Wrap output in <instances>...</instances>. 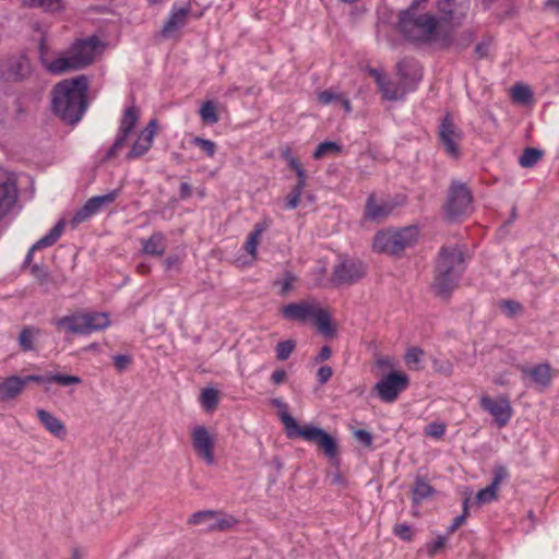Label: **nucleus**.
Returning a JSON list of instances; mask_svg holds the SVG:
<instances>
[{"instance_id": "obj_51", "label": "nucleus", "mask_w": 559, "mask_h": 559, "mask_svg": "<svg viewBox=\"0 0 559 559\" xmlns=\"http://www.w3.org/2000/svg\"><path fill=\"white\" fill-rule=\"evenodd\" d=\"M379 90L383 94V97L388 100H397L400 98L397 90L394 88L388 81L382 86H380Z\"/></svg>"}, {"instance_id": "obj_59", "label": "nucleus", "mask_w": 559, "mask_h": 559, "mask_svg": "<svg viewBox=\"0 0 559 559\" xmlns=\"http://www.w3.org/2000/svg\"><path fill=\"white\" fill-rule=\"evenodd\" d=\"M455 0H439V9L444 14L452 16Z\"/></svg>"}, {"instance_id": "obj_3", "label": "nucleus", "mask_w": 559, "mask_h": 559, "mask_svg": "<svg viewBox=\"0 0 559 559\" xmlns=\"http://www.w3.org/2000/svg\"><path fill=\"white\" fill-rule=\"evenodd\" d=\"M281 420L285 426L288 438L300 437L306 441L313 442L319 447V449L324 453L326 457L332 461L337 460V441L325 430L310 425L300 427L288 412L281 414Z\"/></svg>"}, {"instance_id": "obj_34", "label": "nucleus", "mask_w": 559, "mask_h": 559, "mask_svg": "<svg viewBox=\"0 0 559 559\" xmlns=\"http://www.w3.org/2000/svg\"><path fill=\"white\" fill-rule=\"evenodd\" d=\"M433 489L421 477H417L413 488V502L420 503L424 499L428 498L432 493Z\"/></svg>"}, {"instance_id": "obj_14", "label": "nucleus", "mask_w": 559, "mask_h": 559, "mask_svg": "<svg viewBox=\"0 0 559 559\" xmlns=\"http://www.w3.org/2000/svg\"><path fill=\"white\" fill-rule=\"evenodd\" d=\"M479 405L483 411L493 417L500 428L504 427L510 421L513 414V409L507 396L492 399L488 395H484L480 397Z\"/></svg>"}, {"instance_id": "obj_8", "label": "nucleus", "mask_w": 559, "mask_h": 559, "mask_svg": "<svg viewBox=\"0 0 559 559\" xmlns=\"http://www.w3.org/2000/svg\"><path fill=\"white\" fill-rule=\"evenodd\" d=\"M409 378L404 372H391L373 386L378 397L385 403H393L407 389Z\"/></svg>"}, {"instance_id": "obj_41", "label": "nucleus", "mask_w": 559, "mask_h": 559, "mask_svg": "<svg viewBox=\"0 0 559 559\" xmlns=\"http://www.w3.org/2000/svg\"><path fill=\"white\" fill-rule=\"evenodd\" d=\"M295 347L296 343L293 340L278 342L275 347L276 358L282 361L288 359Z\"/></svg>"}, {"instance_id": "obj_54", "label": "nucleus", "mask_w": 559, "mask_h": 559, "mask_svg": "<svg viewBox=\"0 0 559 559\" xmlns=\"http://www.w3.org/2000/svg\"><path fill=\"white\" fill-rule=\"evenodd\" d=\"M445 536H439L437 539L427 545V551L429 556L437 555L445 545Z\"/></svg>"}, {"instance_id": "obj_56", "label": "nucleus", "mask_w": 559, "mask_h": 559, "mask_svg": "<svg viewBox=\"0 0 559 559\" xmlns=\"http://www.w3.org/2000/svg\"><path fill=\"white\" fill-rule=\"evenodd\" d=\"M354 436L356 440L361 442L365 447H370L372 444L373 438L367 430L358 429L354 432Z\"/></svg>"}, {"instance_id": "obj_52", "label": "nucleus", "mask_w": 559, "mask_h": 559, "mask_svg": "<svg viewBox=\"0 0 559 559\" xmlns=\"http://www.w3.org/2000/svg\"><path fill=\"white\" fill-rule=\"evenodd\" d=\"M114 366L119 371H124L131 364L132 358L129 355H116L114 356Z\"/></svg>"}, {"instance_id": "obj_10", "label": "nucleus", "mask_w": 559, "mask_h": 559, "mask_svg": "<svg viewBox=\"0 0 559 559\" xmlns=\"http://www.w3.org/2000/svg\"><path fill=\"white\" fill-rule=\"evenodd\" d=\"M32 73L29 59L24 55L0 60V79L4 82H22Z\"/></svg>"}, {"instance_id": "obj_47", "label": "nucleus", "mask_w": 559, "mask_h": 559, "mask_svg": "<svg viewBox=\"0 0 559 559\" xmlns=\"http://www.w3.org/2000/svg\"><path fill=\"white\" fill-rule=\"evenodd\" d=\"M432 368L437 373H440L444 377H449L453 373V365L448 359H437L432 360Z\"/></svg>"}, {"instance_id": "obj_63", "label": "nucleus", "mask_w": 559, "mask_h": 559, "mask_svg": "<svg viewBox=\"0 0 559 559\" xmlns=\"http://www.w3.org/2000/svg\"><path fill=\"white\" fill-rule=\"evenodd\" d=\"M465 520H466L465 514L457 515L453 520V523L448 527V534L454 533L465 522Z\"/></svg>"}, {"instance_id": "obj_38", "label": "nucleus", "mask_w": 559, "mask_h": 559, "mask_svg": "<svg viewBox=\"0 0 559 559\" xmlns=\"http://www.w3.org/2000/svg\"><path fill=\"white\" fill-rule=\"evenodd\" d=\"M341 151L342 147L336 142L325 141L317 146L312 156L314 159H321L330 153H340Z\"/></svg>"}, {"instance_id": "obj_6", "label": "nucleus", "mask_w": 559, "mask_h": 559, "mask_svg": "<svg viewBox=\"0 0 559 559\" xmlns=\"http://www.w3.org/2000/svg\"><path fill=\"white\" fill-rule=\"evenodd\" d=\"M58 330L71 334H91L104 330L109 325V318L105 312H78L64 316L55 321Z\"/></svg>"}, {"instance_id": "obj_12", "label": "nucleus", "mask_w": 559, "mask_h": 559, "mask_svg": "<svg viewBox=\"0 0 559 559\" xmlns=\"http://www.w3.org/2000/svg\"><path fill=\"white\" fill-rule=\"evenodd\" d=\"M140 118V110L135 106H130L124 109L123 115L120 119L118 132L114 144L107 151L105 159H111L117 155V152L124 146L128 136L134 129Z\"/></svg>"}, {"instance_id": "obj_11", "label": "nucleus", "mask_w": 559, "mask_h": 559, "mask_svg": "<svg viewBox=\"0 0 559 559\" xmlns=\"http://www.w3.org/2000/svg\"><path fill=\"white\" fill-rule=\"evenodd\" d=\"M237 523V520L231 515H225L218 511L204 510L193 513L188 524L199 525L206 524V531L209 532H224L231 528Z\"/></svg>"}, {"instance_id": "obj_16", "label": "nucleus", "mask_w": 559, "mask_h": 559, "mask_svg": "<svg viewBox=\"0 0 559 559\" xmlns=\"http://www.w3.org/2000/svg\"><path fill=\"white\" fill-rule=\"evenodd\" d=\"M98 45V38L96 36H91L88 38L75 40L68 48V51L70 52L73 61H75L79 68L83 69L94 61L95 50Z\"/></svg>"}, {"instance_id": "obj_5", "label": "nucleus", "mask_w": 559, "mask_h": 559, "mask_svg": "<svg viewBox=\"0 0 559 559\" xmlns=\"http://www.w3.org/2000/svg\"><path fill=\"white\" fill-rule=\"evenodd\" d=\"M399 31L411 41H429L437 29V20L432 14L416 15L412 9L400 13Z\"/></svg>"}, {"instance_id": "obj_45", "label": "nucleus", "mask_w": 559, "mask_h": 559, "mask_svg": "<svg viewBox=\"0 0 559 559\" xmlns=\"http://www.w3.org/2000/svg\"><path fill=\"white\" fill-rule=\"evenodd\" d=\"M49 381L56 382L63 386H68V385H72V384H80L82 382V379L76 376L53 373V374H49Z\"/></svg>"}, {"instance_id": "obj_32", "label": "nucleus", "mask_w": 559, "mask_h": 559, "mask_svg": "<svg viewBox=\"0 0 559 559\" xmlns=\"http://www.w3.org/2000/svg\"><path fill=\"white\" fill-rule=\"evenodd\" d=\"M511 97L513 102L521 105H530L534 99L532 90L522 83H516L513 85L511 90Z\"/></svg>"}, {"instance_id": "obj_44", "label": "nucleus", "mask_w": 559, "mask_h": 559, "mask_svg": "<svg viewBox=\"0 0 559 559\" xmlns=\"http://www.w3.org/2000/svg\"><path fill=\"white\" fill-rule=\"evenodd\" d=\"M498 498L497 488H492V485L487 486L484 489H480L476 493V502L478 504H486L495 501Z\"/></svg>"}, {"instance_id": "obj_43", "label": "nucleus", "mask_w": 559, "mask_h": 559, "mask_svg": "<svg viewBox=\"0 0 559 559\" xmlns=\"http://www.w3.org/2000/svg\"><path fill=\"white\" fill-rule=\"evenodd\" d=\"M424 350L418 347L409 348L405 354V361L411 369L418 370Z\"/></svg>"}, {"instance_id": "obj_1", "label": "nucleus", "mask_w": 559, "mask_h": 559, "mask_svg": "<svg viewBox=\"0 0 559 559\" xmlns=\"http://www.w3.org/2000/svg\"><path fill=\"white\" fill-rule=\"evenodd\" d=\"M88 80L85 75L66 79L52 90V110L64 122L75 124L87 109Z\"/></svg>"}, {"instance_id": "obj_7", "label": "nucleus", "mask_w": 559, "mask_h": 559, "mask_svg": "<svg viewBox=\"0 0 559 559\" xmlns=\"http://www.w3.org/2000/svg\"><path fill=\"white\" fill-rule=\"evenodd\" d=\"M472 192L465 183L453 180L448 191V201L444 205L445 215L451 219H459L472 213Z\"/></svg>"}, {"instance_id": "obj_42", "label": "nucleus", "mask_w": 559, "mask_h": 559, "mask_svg": "<svg viewBox=\"0 0 559 559\" xmlns=\"http://www.w3.org/2000/svg\"><path fill=\"white\" fill-rule=\"evenodd\" d=\"M192 144L203 151L207 157L212 158L216 153L217 146L216 143L212 140L195 136L192 140Z\"/></svg>"}, {"instance_id": "obj_61", "label": "nucleus", "mask_w": 559, "mask_h": 559, "mask_svg": "<svg viewBox=\"0 0 559 559\" xmlns=\"http://www.w3.org/2000/svg\"><path fill=\"white\" fill-rule=\"evenodd\" d=\"M295 281V276L292 275V274H287L283 284H282V289H281V294L283 296L287 295L289 293V290L292 289L293 287V282Z\"/></svg>"}, {"instance_id": "obj_20", "label": "nucleus", "mask_w": 559, "mask_h": 559, "mask_svg": "<svg viewBox=\"0 0 559 559\" xmlns=\"http://www.w3.org/2000/svg\"><path fill=\"white\" fill-rule=\"evenodd\" d=\"M191 8L189 4L185 8H176V5H174L171 8L169 17L160 29L162 37L171 38L180 28L187 24Z\"/></svg>"}, {"instance_id": "obj_17", "label": "nucleus", "mask_w": 559, "mask_h": 559, "mask_svg": "<svg viewBox=\"0 0 559 559\" xmlns=\"http://www.w3.org/2000/svg\"><path fill=\"white\" fill-rule=\"evenodd\" d=\"M156 130L157 122L155 119H152L133 142L130 151L126 155V158L128 160H133L145 155L153 145Z\"/></svg>"}, {"instance_id": "obj_25", "label": "nucleus", "mask_w": 559, "mask_h": 559, "mask_svg": "<svg viewBox=\"0 0 559 559\" xmlns=\"http://www.w3.org/2000/svg\"><path fill=\"white\" fill-rule=\"evenodd\" d=\"M519 369L524 376L530 377L533 383L543 389L551 383L550 366L548 364H539L534 367L520 366Z\"/></svg>"}, {"instance_id": "obj_15", "label": "nucleus", "mask_w": 559, "mask_h": 559, "mask_svg": "<svg viewBox=\"0 0 559 559\" xmlns=\"http://www.w3.org/2000/svg\"><path fill=\"white\" fill-rule=\"evenodd\" d=\"M192 447L195 453L207 464L213 465L214 457V437L204 426H197L191 432Z\"/></svg>"}, {"instance_id": "obj_24", "label": "nucleus", "mask_w": 559, "mask_h": 559, "mask_svg": "<svg viewBox=\"0 0 559 559\" xmlns=\"http://www.w3.org/2000/svg\"><path fill=\"white\" fill-rule=\"evenodd\" d=\"M394 210V204L389 201L377 202L376 197L370 194L367 199L365 217L370 221H383Z\"/></svg>"}, {"instance_id": "obj_50", "label": "nucleus", "mask_w": 559, "mask_h": 559, "mask_svg": "<svg viewBox=\"0 0 559 559\" xmlns=\"http://www.w3.org/2000/svg\"><path fill=\"white\" fill-rule=\"evenodd\" d=\"M445 432V425L441 423H431L426 429L425 433L433 438H441Z\"/></svg>"}, {"instance_id": "obj_30", "label": "nucleus", "mask_w": 559, "mask_h": 559, "mask_svg": "<svg viewBox=\"0 0 559 559\" xmlns=\"http://www.w3.org/2000/svg\"><path fill=\"white\" fill-rule=\"evenodd\" d=\"M24 390L22 377L11 376L0 382V400L9 401L19 396Z\"/></svg>"}, {"instance_id": "obj_37", "label": "nucleus", "mask_w": 559, "mask_h": 559, "mask_svg": "<svg viewBox=\"0 0 559 559\" xmlns=\"http://www.w3.org/2000/svg\"><path fill=\"white\" fill-rule=\"evenodd\" d=\"M200 117L203 122L207 124H215L218 122L219 117L217 115L216 105L212 100H207L202 104L200 108Z\"/></svg>"}, {"instance_id": "obj_55", "label": "nucleus", "mask_w": 559, "mask_h": 559, "mask_svg": "<svg viewBox=\"0 0 559 559\" xmlns=\"http://www.w3.org/2000/svg\"><path fill=\"white\" fill-rule=\"evenodd\" d=\"M32 275L37 278L40 283H45L48 278V271L44 265L33 264L31 266Z\"/></svg>"}, {"instance_id": "obj_35", "label": "nucleus", "mask_w": 559, "mask_h": 559, "mask_svg": "<svg viewBox=\"0 0 559 559\" xmlns=\"http://www.w3.org/2000/svg\"><path fill=\"white\" fill-rule=\"evenodd\" d=\"M544 153L542 150L535 147H527L523 151V154L519 158V163L524 168H531L535 166L543 157Z\"/></svg>"}, {"instance_id": "obj_64", "label": "nucleus", "mask_w": 559, "mask_h": 559, "mask_svg": "<svg viewBox=\"0 0 559 559\" xmlns=\"http://www.w3.org/2000/svg\"><path fill=\"white\" fill-rule=\"evenodd\" d=\"M489 52V44L488 43H479L475 47V53L478 58H485Z\"/></svg>"}, {"instance_id": "obj_31", "label": "nucleus", "mask_w": 559, "mask_h": 559, "mask_svg": "<svg viewBox=\"0 0 559 559\" xmlns=\"http://www.w3.org/2000/svg\"><path fill=\"white\" fill-rule=\"evenodd\" d=\"M40 330L33 325L24 326L20 332L17 342L20 347L24 352H31L34 349V340L37 335H39Z\"/></svg>"}, {"instance_id": "obj_26", "label": "nucleus", "mask_w": 559, "mask_h": 559, "mask_svg": "<svg viewBox=\"0 0 559 559\" xmlns=\"http://www.w3.org/2000/svg\"><path fill=\"white\" fill-rule=\"evenodd\" d=\"M36 415L40 424L45 427L47 431H49L52 436L59 439H63L67 435V429L64 424L50 412L38 408L36 411Z\"/></svg>"}, {"instance_id": "obj_53", "label": "nucleus", "mask_w": 559, "mask_h": 559, "mask_svg": "<svg viewBox=\"0 0 559 559\" xmlns=\"http://www.w3.org/2000/svg\"><path fill=\"white\" fill-rule=\"evenodd\" d=\"M341 97H342L341 94H336V93H334L332 91H329V90L320 92L318 94V99L323 105H329V104H331L333 102H340Z\"/></svg>"}, {"instance_id": "obj_39", "label": "nucleus", "mask_w": 559, "mask_h": 559, "mask_svg": "<svg viewBox=\"0 0 559 559\" xmlns=\"http://www.w3.org/2000/svg\"><path fill=\"white\" fill-rule=\"evenodd\" d=\"M500 309L506 313L508 318H514L523 313V306L512 299H503L500 301Z\"/></svg>"}, {"instance_id": "obj_22", "label": "nucleus", "mask_w": 559, "mask_h": 559, "mask_svg": "<svg viewBox=\"0 0 559 559\" xmlns=\"http://www.w3.org/2000/svg\"><path fill=\"white\" fill-rule=\"evenodd\" d=\"M396 69H397L399 75L401 76L402 82L405 85L412 86V88H414L415 85L423 78L421 67L414 59H403V60H401L397 63Z\"/></svg>"}, {"instance_id": "obj_40", "label": "nucleus", "mask_w": 559, "mask_h": 559, "mask_svg": "<svg viewBox=\"0 0 559 559\" xmlns=\"http://www.w3.org/2000/svg\"><path fill=\"white\" fill-rule=\"evenodd\" d=\"M201 404L207 409H214L218 403V393L215 389H204L200 396Z\"/></svg>"}, {"instance_id": "obj_18", "label": "nucleus", "mask_w": 559, "mask_h": 559, "mask_svg": "<svg viewBox=\"0 0 559 559\" xmlns=\"http://www.w3.org/2000/svg\"><path fill=\"white\" fill-rule=\"evenodd\" d=\"M318 302L301 300L299 302L287 304L282 308V314L286 320L295 321L301 324L311 321Z\"/></svg>"}, {"instance_id": "obj_62", "label": "nucleus", "mask_w": 559, "mask_h": 559, "mask_svg": "<svg viewBox=\"0 0 559 559\" xmlns=\"http://www.w3.org/2000/svg\"><path fill=\"white\" fill-rule=\"evenodd\" d=\"M192 194V187L188 182H181L179 189V197L181 200H187Z\"/></svg>"}, {"instance_id": "obj_60", "label": "nucleus", "mask_w": 559, "mask_h": 559, "mask_svg": "<svg viewBox=\"0 0 559 559\" xmlns=\"http://www.w3.org/2000/svg\"><path fill=\"white\" fill-rule=\"evenodd\" d=\"M286 378H287V374L284 369H277L271 376V380L274 384L283 383L286 380Z\"/></svg>"}, {"instance_id": "obj_19", "label": "nucleus", "mask_w": 559, "mask_h": 559, "mask_svg": "<svg viewBox=\"0 0 559 559\" xmlns=\"http://www.w3.org/2000/svg\"><path fill=\"white\" fill-rule=\"evenodd\" d=\"M439 136L445 152L452 156H456L459 153L456 141L461 138V132L449 115L444 117L440 124Z\"/></svg>"}, {"instance_id": "obj_13", "label": "nucleus", "mask_w": 559, "mask_h": 559, "mask_svg": "<svg viewBox=\"0 0 559 559\" xmlns=\"http://www.w3.org/2000/svg\"><path fill=\"white\" fill-rule=\"evenodd\" d=\"M118 190L110 191L104 195H95L90 198L82 207H80L73 215L70 224L75 228L79 224L86 222L93 215L100 212L105 206L115 202L118 198Z\"/></svg>"}, {"instance_id": "obj_9", "label": "nucleus", "mask_w": 559, "mask_h": 559, "mask_svg": "<svg viewBox=\"0 0 559 559\" xmlns=\"http://www.w3.org/2000/svg\"><path fill=\"white\" fill-rule=\"evenodd\" d=\"M365 264L357 259H341L333 269L331 283L334 286L353 285L365 276Z\"/></svg>"}, {"instance_id": "obj_49", "label": "nucleus", "mask_w": 559, "mask_h": 559, "mask_svg": "<svg viewBox=\"0 0 559 559\" xmlns=\"http://www.w3.org/2000/svg\"><path fill=\"white\" fill-rule=\"evenodd\" d=\"M393 532L403 540L409 542L413 538L412 527L406 523L396 524L393 528Z\"/></svg>"}, {"instance_id": "obj_4", "label": "nucleus", "mask_w": 559, "mask_h": 559, "mask_svg": "<svg viewBox=\"0 0 559 559\" xmlns=\"http://www.w3.org/2000/svg\"><path fill=\"white\" fill-rule=\"evenodd\" d=\"M418 237V227L409 225L403 228L378 231L372 245L377 252L400 257L407 248L416 245Z\"/></svg>"}, {"instance_id": "obj_28", "label": "nucleus", "mask_w": 559, "mask_h": 559, "mask_svg": "<svg viewBox=\"0 0 559 559\" xmlns=\"http://www.w3.org/2000/svg\"><path fill=\"white\" fill-rule=\"evenodd\" d=\"M166 249L167 240L162 231H155L147 239L142 240V250L145 254L160 257Z\"/></svg>"}, {"instance_id": "obj_48", "label": "nucleus", "mask_w": 559, "mask_h": 559, "mask_svg": "<svg viewBox=\"0 0 559 559\" xmlns=\"http://www.w3.org/2000/svg\"><path fill=\"white\" fill-rule=\"evenodd\" d=\"M509 477V471L503 465H496L493 468V478L490 485H492V488L499 487V485Z\"/></svg>"}, {"instance_id": "obj_21", "label": "nucleus", "mask_w": 559, "mask_h": 559, "mask_svg": "<svg viewBox=\"0 0 559 559\" xmlns=\"http://www.w3.org/2000/svg\"><path fill=\"white\" fill-rule=\"evenodd\" d=\"M40 59L44 67L51 74L61 75L71 71L81 70L75 61H73L72 56L68 49L53 60H48L44 57Z\"/></svg>"}, {"instance_id": "obj_57", "label": "nucleus", "mask_w": 559, "mask_h": 559, "mask_svg": "<svg viewBox=\"0 0 559 559\" xmlns=\"http://www.w3.org/2000/svg\"><path fill=\"white\" fill-rule=\"evenodd\" d=\"M333 374V370L329 366H322L317 371V379L321 384L326 383Z\"/></svg>"}, {"instance_id": "obj_27", "label": "nucleus", "mask_w": 559, "mask_h": 559, "mask_svg": "<svg viewBox=\"0 0 559 559\" xmlns=\"http://www.w3.org/2000/svg\"><path fill=\"white\" fill-rule=\"evenodd\" d=\"M311 321L317 326L319 333L325 337H334L336 334V328L332 323V318L329 311L322 308L319 304L313 312Z\"/></svg>"}, {"instance_id": "obj_23", "label": "nucleus", "mask_w": 559, "mask_h": 559, "mask_svg": "<svg viewBox=\"0 0 559 559\" xmlns=\"http://www.w3.org/2000/svg\"><path fill=\"white\" fill-rule=\"evenodd\" d=\"M63 229H64V222L63 221H59L51 229L50 231L41 237L39 240H37L28 250L26 257H25V260H24V263H23V267H26L27 265L31 264V261L33 259V254H34V251L36 250H40L43 248H46V247H50L52 245H55L57 242V240L61 237L62 233H63Z\"/></svg>"}, {"instance_id": "obj_36", "label": "nucleus", "mask_w": 559, "mask_h": 559, "mask_svg": "<svg viewBox=\"0 0 559 559\" xmlns=\"http://www.w3.org/2000/svg\"><path fill=\"white\" fill-rule=\"evenodd\" d=\"M263 230L264 226L261 224H257L254 226V229L249 234L248 239L243 246L246 252L252 258H255L258 245Z\"/></svg>"}, {"instance_id": "obj_46", "label": "nucleus", "mask_w": 559, "mask_h": 559, "mask_svg": "<svg viewBox=\"0 0 559 559\" xmlns=\"http://www.w3.org/2000/svg\"><path fill=\"white\" fill-rule=\"evenodd\" d=\"M305 187L294 186L289 194L286 197L285 207L288 210L296 209L300 203V198Z\"/></svg>"}, {"instance_id": "obj_29", "label": "nucleus", "mask_w": 559, "mask_h": 559, "mask_svg": "<svg viewBox=\"0 0 559 559\" xmlns=\"http://www.w3.org/2000/svg\"><path fill=\"white\" fill-rule=\"evenodd\" d=\"M17 198V190L11 180L0 182V218L4 216L14 205Z\"/></svg>"}, {"instance_id": "obj_58", "label": "nucleus", "mask_w": 559, "mask_h": 559, "mask_svg": "<svg viewBox=\"0 0 559 559\" xmlns=\"http://www.w3.org/2000/svg\"><path fill=\"white\" fill-rule=\"evenodd\" d=\"M23 386L25 388L29 382H36V383H44L49 381V374L48 376H39V374H29L22 378Z\"/></svg>"}, {"instance_id": "obj_33", "label": "nucleus", "mask_w": 559, "mask_h": 559, "mask_svg": "<svg viewBox=\"0 0 559 559\" xmlns=\"http://www.w3.org/2000/svg\"><path fill=\"white\" fill-rule=\"evenodd\" d=\"M25 5L39 8L45 12H58L64 9L63 0H22Z\"/></svg>"}, {"instance_id": "obj_2", "label": "nucleus", "mask_w": 559, "mask_h": 559, "mask_svg": "<svg viewBox=\"0 0 559 559\" xmlns=\"http://www.w3.org/2000/svg\"><path fill=\"white\" fill-rule=\"evenodd\" d=\"M468 257L459 245L441 247L433 276V289L440 297H448L456 288L466 270Z\"/></svg>"}]
</instances>
